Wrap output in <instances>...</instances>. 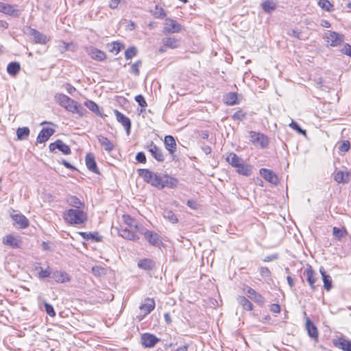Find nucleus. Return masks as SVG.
I'll use <instances>...</instances> for the list:
<instances>
[{
    "mask_svg": "<svg viewBox=\"0 0 351 351\" xmlns=\"http://www.w3.org/2000/svg\"><path fill=\"white\" fill-rule=\"evenodd\" d=\"M121 219L122 222L117 227L118 234L126 240L132 241L139 240L143 227L135 218L128 214H123Z\"/></svg>",
    "mask_w": 351,
    "mask_h": 351,
    "instance_id": "nucleus-1",
    "label": "nucleus"
},
{
    "mask_svg": "<svg viewBox=\"0 0 351 351\" xmlns=\"http://www.w3.org/2000/svg\"><path fill=\"white\" fill-rule=\"evenodd\" d=\"M63 219L69 226H84L88 221V214L84 209L69 208L62 215Z\"/></svg>",
    "mask_w": 351,
    "mask_h": 351,
    "instance_id": "nucleus-2",
    "label": "nucleus"
},
{
    "mask_svg": "<svg viewBox=\"0 0 351 351\" xmlns=\"http://www.w3.org/2000/svg\"><path fill=\"white\" fill-rule=\"evenodd\" d=\"M55 99L61 107L72 113L77 114L80 117H83L86 112L78 102L64 94L56 95Z\"/></svg>",
    "mask_w": 351,
    "mask_h": 351,
    "instance_id": "nucleus-3",
    "label": "nucleus"
},
{
    "mask_svg": "<svg viewBox=\"0 0 351 351\" xmlns=\"http://www.w3.org/2000/svg\"><path fill=\"white\" fill-rule=\"evenodd\" d=\"M138 176L143 179L145 182L150 184L152 186L160 189L162 184V175L155 173L147 169H138L137 170Z\"/></svg>",
    "mask_w": 351,
    "mask_h": 351,
    "instance_id": "nucleus-4",
    "label": "nucleus"
},
{
    "mask_svg": "<svg viewBox=\"0 0 351 351\" xmlns=\"http://www.w3.org/2000/svg\"><path fill=\"white\" fill-rule=\"evenodd\" d=\"M162 45L158 48V52L163 53L167 49H176L180 45V40L175 36H167L162 39Z\"/></svg>",
    "mask_w": 351,
    "mask_h": 351,
    "instance_id": "nucleus-5",
    "label": "nucleus"
},
{
    "mask_svg": "<svg viewBox=\"0 0 351 351\" xmlns=\"http://www.w3.org/2000/svg\"><path fill=\"white\" fill-rule=\"evenodd\" d=\"M249 139L252 143L259 145L261 148L267 147L269 143V139L267 136L255 131H250L249 132Z\"/></svg>",
    "mask_w": 351,
    "mask_h": 351,
    "instance_id": "nucleus-6",
    "label": "nucleus"
},
{
    "mask_svg": "<svg viewBox=\"0 0 351 351\" xmlns=\"http://www.w3.org/2000/svg\"><path fill=\"white\" fill-rule=\"evenodd\" d=\"M2 243L3 245L12 248L19 249L22 247L23 240L19 235L8 234L3 238Z\"/></svg>",
    "mask_w": 351,
    "mask_h": 351,
    "instance_id": "nucleus-7",
    "label": "nucleus"
},
{
    "mask_svg": "<svg viewBox=\"0 0 351 351\" xmlns=\"http://www.w3.org/2000/svg\"><path fill=\"white\" fill-rule=\"evenodd\" d=\"M183 26L176 20L166 19L164 23L163 32L165 34H174L181 32Z\"/></svg>",
    "mask_w": 351,
    "mask_h": 351,
    "instance_id": "nucleus-8",
    "label": "nucleus"
},
{
    "mask_svg": "<svg viewBox=\"0 0 351 351\" xmlns=\"http://www.w3.org/2000/svg\"><path fill=\"white\" fill-rule=\"evenodd\" d=\"M304 276L306 278L307 282L311 287L312 290H315L316 285L315 283L318 280L317 274L316 271L313 269V267L311 265H307L304 272Z\"/></svg>",
    "mask_w": 351,
    "mask_h": 351,
    "instance_id": "nucleus-9",
    "label": "nucleus"
},
{
    "mask_svg": "<svg viewBox=\"0 0 351 351\" xmlns=\"http://www.w3.org/2000/svg\"><path fill=\"white\" fill-rule=\"evenodd\" d=\"M324 38L330 46L337 47L343 42L344 36L335 32H329L324 35Z\"/></svg>",
    "mask_w": 351,
    "mask_h": 351,
    "instance_id": "nucleus-10",
    "label": "nucleus"
},
{
    "mask_svg": "<svg viewBox=\"0 0 351 351\" xmlns=\"http://www.w3.org/2000/svg\"><path fill=\"white\" fill-rule=\"evenodd\" d=\"M243 291L247 296L252 300L256 304L262 306L265 303L264 297L259 293H258L255 289L250 287V286H244L243 288Z\"/></svg>",
    "mask_w": 351,
    "mask_h": 351,
    "instance_id": "nucleus-11",
    "label": "nucleus"
},
{
    "mask_svg": "<svg viewBox=\"0 0 351 351\" xmlns=\"http://www.w3.org/2000/svg\"><path fill=\"white\" fill-rule=\"evenodd\" d=\"M146 149L151 154L153 158L159 162H164L165 155L162 149L158 147L154 142H151L146 146Z\"/></svg>",
    "mask_w": 351,
    "mask_h": 351,
    "instance_id": "nucleus-12",
    "label": "nucleus"
},
{
    "mask_svg": "<svg viewBox=\"0 0 351 351\" xmlns=\"http://www.w3.org/2000/svg\"><path fill=\"white\" fill-rule=\"evenodd\" d=\"M10 217L20 228H26L29 225L28 219L24 215L17 213L15 210H12Z\"/></svg>",
    "mask_w": 351,
    "mask_h": 351,
    "instance_id": "nucleus-13",
    "label": "nucleus"
},
{
    "mask_svg": "<svg viewBox=\"0 0 351 351\" xmlns=\"http://www.w3.org/2000/svg\"><path fill=\"white\" fill-rule=\"evenodd\" d=\"M156 306L155 300L153 298H147L139 306V309L143 313V316L139 319L141 320L145 316L149 314Z\"/></svg>",
    "mask_w": 351,
    "mask_h": 351,
    "instance_id": "nucleus-14",
    "label": "nucleus"
},
{
    "mask_svg": "<svg viewBox=\"0 0 351 351\" xmlns=\"http://www.w3.org/2000/svg\"><path fill=\"white\" fill-rule=\"evenodd\" d=\"M164 145L165 149L171 156L172 159L175 158V154L177 149V144L174 137L171 135H167L164 138Z\"/></svg>",
    "mask_w": 351,
    "mask_h": 351,
    "instance_id": "nucleus-15",
    "label": "nucleus"
},
{
    "mask_svg": "<svg viewBox=\"0 0 351 351\" xmlns=\"http://www.w3.org/2000/svg\"><path fill=\"white\" fill-rule=\"evenodd\" d=\"M141 343L145 348H152L160 341V339L151 333H143L141 337Z\"/></svg>",
    "mask_w": 351,
    "mask_h": 351,
    "instance_id": "nucleus-16",
    "label": "nucleus"
},
{
    "mask_svg": "<svg viewBox=\"0 0 351 351\" xmlns=\"http://www.w3.org/2000/svg\"><path fill=\"white\" fill-rule=\"evenodd\" d=\"M0 12L12 16H16L19 15L17 5L6 3L2 1H0Z\"/></svg>",
    "mask_w": 351,
    "mask_h": 351,
    "instance_id": "nucleus-17",
    "label": "nucleus"
},
{
    "mask_svg": "<svg viewBox=\"0 0 351 351\" xmlns=\"http://www.w3.org/2000/svg\"><path fill=\"white\" fill-rule=\"evenodd\" d=\"M49 150L51 152H53L56 149H59L64 154H70L71 153V150L69 145L64 143L61 140H57L54 143H51L49 146Z\"/></svg>",
    "mask_w": 351,
    "mask_h": 351,
    "instance_id": "nucleus-18",
    "label": "nucleus"
},
{
    "mask_svg": "<svg viewBox=\"0 0 351 351\" xmlns=\"http://www.w3.org/2000/svg\"><path fill=\"white\" fill-rule=\"evenodd\" d=\"M332 343L335 347L343 351H351V341L343 336L333 339Z\"/></svg>",
    "mask_w": 351,
    "mask_h": 351,
    "instance_id": "nucleus-19",
    "label": "nucleus"
},
{
    "mask_svg": "<svg viewBox=\"0 0 351 351\" xmlns=\"http://www.w3.org/2000/svg\"><path fill=\"white\" fill-rule=\"evenodd\" d=\"M55 130L52 128H43L38 134L36 142L44 143L54 134Z\"/></svg>",
    "mask_w": 351,
    "mask_h": 351,
    "instance_id": "nucleus-20",
    "label": "nucleus"
},
{
    "mask_svg": "<svg viewBox=\"0 0 351 351\" xmlns=\"http://www.w3.org/2000/svg\"><path fill=\"white\" fill-rule=\"evenodd\" d=\"M85 163L88 170L95 173L99 174V170L95 161V157L93 153L89 152L86 155Z\"/></svg>",
    "mask_w": 351,
    "mask_h": 351,
    "instance_id": "nucleus-21",
    "label": "nucleus"
},
{
    "mask_svg": "<svg viewBox=\"0 0 351 351\" xmlns=\"http://www.w3.org/2000/svg\"><path fill=\"white\" fill-rule=\"evenodd\" d=\"M113 112L116 117L117 121L124 127L125 130L128 132H129L131 128V121L130 118L125 116L117 110H114Z\"/></svg>",
    "mask_w": 351,
    "mask_h": 351,
    "instance_id": "nucleus-22",
    "label": "nucleus"
},
{
    "mask_svg": "<svg viewBox=\"0 0 351 351\" xmlns=\"http://www.w3.org/2000/svg\"><path fill=\"white\" fill-rule=\"evenodd\" d=\"M234 169L236 172L239 175L244 176H249L252 173V166L250 164L245 163L243 160L242 162H239Z\"/></svg>",
    "mask_w": 351,
    "mask_h": 351,
    "instance_id": "nucleus-23",
    "label": "nucleus"
},
{
    "mask_svg": "<svg viewBox=\"0 0 351 351\" xmlns=\"http://www.w3.org/2000/svg\"><path fill=\"white\" fill-rule=\"evenodd\" d=\"M162 184L160 189H164L165 187L176 188L178 184V180L174 177L170 176L168 174L162 175Z\"/></svg>",
    "mask_w": 351,
    "mask_h": 351,
    "instance_id": "nucleus-24",
    "label": "nucleus"
},
{
    "mask_svg": "<svg viewBox=\"0 0 351 351\" xmlns=\"http://www.w3.org/2000/svg\"><path fill=\"white\" fill-rule=\"evenodd\" d=\"M260 175L267 181L271 183H276L278 182L277 176L270 169L262 168L259 171Z\"/></svg>",
    "mask_w": 351,
    "mask_h": 351,
    "instance_id": "nucleus-25",
    "label": "nucleus"
},
{
    "mask_svg": "<svg viewBox=\"0 0 351 351\" xmlns=\"http://www.w3.org/2000/svg\"><path fill=\"white\" fill-rule=\"evenodd\" d=\"M142 234L151 245H156L159 243L160 238L156 232L148 230H143Z\"/></svg>",
    "mask_w": 351,
    "mask_h": 351,
    "instance_id": "nucleus-26",
    "label": "nucleus"
},
{
    "mask_svg": "<svg viewBox=\"0 0 351 351\" xmlns=\"http://www.w3.org/2000/svg\"><path fill=\"white\" fill-rule=\"evenodd\" d=\"M66 202L69 206L74 208V209H84L85 208V203L75 195L68 197Z\"/></svg>",
    "mask_w": 351,
    "mask_h": 351,
    "instance_id": "nucleus-27",
    "label": "nucleus"
},
{
    "mask_svg": "<svg viewBox=\"0 0 351 351\" xmlns=\"http://www.w3.org/2000/svg\"><path fill=\"white\" fill-rule=\"evenodd\" d=\"M306 328L308 335L317 341L319 336L317 328L308 317L306 319Z\"/></svg>",
    "mask_w": 351,
    "mask_h": 351,
    "instance_id": "nucleus-28",
    "label": "nucleus"
},
{
    "mask_svg": "<svg viewBox=\"0 0 351 351\" xmlns=\"http://www.w3.org/2000/svg\"><path fill=\"white\" fill-rule=\"evenodd\" d=\"M90 58L97 61H104L107 56L104 51H101L97 48L90 49L89 53Z\"/></svg>",
    "mask_w": 351,
    "mask_h": 351,
    "instance_id": "nucleus-29",
    "label": "nucleus"
},
{
    "mask_svg": "<svg viewBox=\"0 0 351 351\" xmlns=\"http://www.w3.org/2000/svg\"><path fill=\"white\" fill-rule=\"evenodd\" d=\"M98 141L101 147L108 152L112 151L114 148V144L112 141L104 136L97 137Z\"/></svg>",
    "mask_w": 351,
    "mask_h": 351,
    "instance_id": "nucleus-30",
    "label": "nucleus"
},
{
    "mask_svg": "<svg viewBox=\"0 0 351 351\" xmlns=\"http://www.w3.org/2000/svg\"><path fill=\"white\" fill-rule=\"evenodd\" d=\"M224 103L228 106H234L239 103L237 93H228L223 96Z\"/></svg>",
    "mask_w": 351,
    "mask_h": 351,
    "instance_id": "nucleus-31",
    "label": "nucleus"
},
{
    "mask_svg": "<svg viewBox=\"0 0 351 351\" xmlns=\"http://www.w3.org/2000/svg\"><path fill=\"white\" fill-rule=\"evenodd\" d=\"M84 104L86 108H88L91 112H93L95 114L101 117H106L105 114L101 113L99 106L95 101L92 100H86V101H84Z\"/></svg>",
    "mask_w": 351,
    "mask_h": 351,
    "instance_id": "nucleus-32",
    "label": "nucleus"
},
{
    "mask_svg": "<svg viewBox=\"0 0 351 351\" xmlns=\"http://www.w3.org/2000/svg\"><path fill=\"white\" fill-rule=\"evenodd\" d=\"M334 180L338 183H347L350 180V173L347 171H338L334 175Z\"/></svg>",
    "mask_w": 351,
    "mask_h": 351,
    "instance_id": "nucleus-33",
    "label": "nucleus"
},
{
    "mask_svg": "<svg viewBox=\"0 0 351 351\" xmlns=\"http://www.w3.org/2000/svg\"><path fill=\"white\" fill-rule=\"evenodd\" d=\"M242 158L234 152L228 153L226 157V161L234 168L239 162H242Z\"/></svg>",
    "mask_w": 351,
    "mask_h": 351,
    "instance_id": "nucleus-34",
    "label": "nucleus"
},
{
    "mask_svg": "<svg viewBox=\"0 0 351 351\" xmlns=\"http://www.w3.org/2000/svg\"><path fill=\"white\" fill-rule=\"evenodd\" d=\"M332 234L336 239L340 241L341 239L347 237L348 235V232L344 226H342L341 228L333 227Z\"/></svg>",
    "mask_w": 351,
    "mask_h": 351,
    "instance_id": "nucleus-35",
    "label": "nucleus"
},
{
    "mask_svg": "<svg viewBox=\"0 0 351 351\" xmlns=\"http://www.w3.org/2000/svg\"><path fill=\"white\" fill-rule=\"evenodd\" d=\"M109 51L114 55L118 54L124 48V45L120 41H113L108 45Z\"/></svg>",
    "mask_w": 351,
    "mask_h": 351,
    "instance_id": "nucleus-36",
    "label": "nucleus"
},
{
    "mask_svg": "<svg viewBox=\"0 0 351 351\" xmlns=\"http://www.w3.org/2000/svg\"><path fill=\"white\" fill-rule=\"evenodd\" d=\"M138 267L144 270H152L154 267V262L149 258H143L138 262Z\"/></svg>",
    "mask_w": 351,
    "mask_h": 351,
    "instance_id": "nucleus-37",
    "label": "nucleus"
},
{
    "mask_svg": "<svg viewBox=\"0 0 351 351\" xmlns=\"http://www.w3.org/2000/svg\"><path fill=\"white\" fill-rule=\"evenodd\" d=\"M320 274L322 276L323 283H324V288L327 291H329L332 287V278L331 277L326 274L324 270L320 269Z\"/></svg>",
    "mask_w": 351,
    "mask_h": 351,
    "instance_id": "nucleus-38",
    "label": "nucleus"
},
{
    "mask_svg": "<svg viewBox=\"0 0 351 351\" xmlns=\"http://www.w3.org/2000/svg\"><path fill=\"white\" fill-rule=\"evenodd\" d=\"M238 301L243 309L249 311H252L254 309L253 304L246 297L239 296Z\"/></svg>",
    "mask_w": 351,
    "mask_h": 351,
    "instance_id": "nucleus-39",
    "label": "nucleus"
},
{
    "mask_svg": "<svg viewBox=\"0 0 351 351\" xmlns=\"http://www.w3.org/2000/svg\"><path fill=\"white\" fill-rule=\"evenodd\" d=\"M29 129L27 127L19 128L16 130V136L18 140L27 139L29 136Z\"/></svg>",
    "mask_w": 351,
    "mask_h": 351,
    "instance_id": "nucleus-40",
    "label": "nucleus"
},
{
    "mask_svg": "<svg viewBox=\"0 0 351 351\" xmlns=\"http://www.w3.org/2000/svg\"><path fill=\"white\" fill-rule=\"evenodd\" d=\"M21 66L19 63L16 62H10L7 66L8 73L13 76H15L20 71Z\"/></svg>",
    "mask_w": 351,
    "mask_h": 351,
    "instance_id": "nucleus-41",
    "label": "nucleus"
},
{
    "mask_svg": "<svg viewBox=\"0 0 351 351\" xmlns=\"http://www.w3.org/2000/svg\"><path fill=\"white\" fill-rule=\"evenodd\" d=\"M263 10L265 12H271L276 8V4L272 0H267L261 5Z\"/></svg>",
    "mask_w": 351,
    "mask_h": 351,
    "instance_id": "nucleus-42",
    "label": "nucleus"
},
{
    "mask_svg": "<svg viewBox=\"0 0 351 351\" xmlns=\"http://www.w3.org/2000/svg\"><path fill=\"white\" fill-rule=\"evenodd\" d=\"M318 5L327 12H331L333 10V4L328 0H319Z\"/></svg>",
    "mask_w": 351,
    "mask_h": 351,
    "instance_id": "nucleus-43",
    "label": "nucleus"
},
{
    "mask_svg": "<svg viewBox=\"0 0 351 351\" xmlns=\"http://www.w3.org/2000/svg\"><path fill=\"white\" fill-rule=\"evenodd\" d=\"M152 12V14L156 18L162 19L166 16L165 10L160 5H156Z\"/></svg>",
    "mask_w": 351,
    "mask_h": 351,
    "instance_id": "nucleus-44",
    "label": "nucleus"
},
{
    "mask_svg": "<svg viewBox=\"0 0 351 351\" xmlns=\"http://www.w3.org/2000/svg\"><path fill=\"white\" fill-rule=\"evenodd\" d=\"M164 217L167 219L170 222L176 223L178 219L174 213L171 210H165L164 212Z\"/></svg>",
    "mask_w": 351,
    "mask_h": 351,
    "instance_id": "nucleus-45",
    "label": "nucleus"
},
{
    "mask_svg": "<svg viewBox=\"0 0 351 351\" xmlns=\"http://www.w3.org/2000/svg\"><path fill=\"white\" fill-rule=\"evenodd\" d=\"M55 278L56 281L58 283H64L70 280L69 275L66 273L62 271L56 274Z\"/></svg>",
    "mask_w": 351,
    "mask_h": 351,
    "instance_id": "nucleus-46",
    "label": "nucleus"
},
{
    "mask_svg": "<svg viewBox=\"0 0 351 351\" xmlns=\"http://www.w3.org/2000/svg\"><path fill=\"white\" fill-rule=\"evenodd\" d=\"M137 54V49L132 46L128 47L125 51V58L126 60H130Z\"/></svg>",
    "mask_w": 351,
    "mask_h": 351,
    "instance_id": "nucleus-47",
    "label": "nucleus"
},
{
    "mask_svg": "<svg viewBox=\"0 0 351 351\" xmlns=\"http://www.w3.org/2000/svg\"><path fill=\"white\" fill-rule=\"evenodd\" d=\"M142 66V61L138 60L131 65V73L134 75L138 76L140 74V68Z\"/></svg>",
    "mask_w": 351,
    "mask_h": 351,
    "instance_id": "nucleus-48",
    "label": "nucleus"
},
{
    "mask_svg": "<svg viewBox=\"0 0 351 351\" xmlns=\"http://www.w3.org/2000/svg\"><path fill=\"white\" fill-rule=\"evenodd\" d=\"M125 3V0H108V7L112 10L117 9L119 5Z\"/></svg>",
    "mask_w": 351,
    "mask_h": 351,
    "instance_id": "nucleus-49",
    "label": "nucleus"
},
{
    "mask_svg": "<svg viewBox=\"0 0 351 351\" xmlns=\"http://www.w3.org/2000/svg\"><path fill=\"white\" fill-rule=\"evenodd\" d=\"M135 101L142 108L141 112L145 111V108L147 106V104L142 95H138L135 97Z\"/></svg>",
    "mask_w": 351,
    "mask_h": 351,
    "instance_id": "nucleus-50",
    "label": "nucleus"
},
{
    "mask_svg": "<svg viewBox=\"0 0 351 351\" xmlns=\"http://www.w3.org/2000/svg\"><path fill=\"white\" fill-rule=\"evenodd\" d=\"M350 146L349 141H343L340 143L338 149L339 152L345 153L349 151Z\"/></svg>",
    "mask_w": 351,
    "mask_h": 351,
    "instance_id": "nucleus-51",
    "label": "nucleus"
},
{
    "mask_svg": "<svg viewBox=\"0 0 351 351\" xmlns=\"http://www.w3.org/2000/svg\"><path fill=\"white\" fill-rule=\"evenodd\" d=\"M34 40L36 43L45 44L47 42V37L44 34L37 32L34 34Z\"/></svg>",
    "mask_w": 351,
    "mask_h": 351,
    "instance_id": "nucleus-52",
    "label": "nucleus"
},
{
    "mask_svg": "<svg viewBox=\"0 0 351 351\" xmlns=\"http://www.w3.org/2000/svg\"><path fill=\"white\" fill-rule=\"evenodd\" d=\"M289 126H290L291 128H292L293 130H295L298 133L302 134L304 136L306 135V130H302L295 121H292L290 123Z\"/></svg>",
    "mask_w": 351,
    "mask_h": 351,
    "instance_id": "nucleus-53",
    "label": "nucleus"
},
{
    "mask_svg": "<svg viewBox=\"0 0 351 351\" xmlns=\"http://www.w3.org/2000/svg\"><path fill=\"white\" fill-rule=\"evenodd\" d=\"M51 275V269L49 267H47L46 269L40 268L38 271V276L40 278H45L49 277Z\"/></svg>",
    "mask_w": 351,
    "mask_h": 351,
    "instance_id": "nucleus-54",
    "label": "nucleus"
},
{
    "mask_svg": "<svg viewBox=\"0 0 351 351\" xmlns=\"http://www.w3.org/2000/svg\"><path fill=\"white\" fill-rule=\"evenodd\" d=\"M245 116L246 113L241 109H239L232 115V119L234 120L242 121L245 119Z\"/></svg>",
    "mask_w": 351,
    "mask_h": 351,
    "instance_id": "nucleus-55",
    "label": "nucleus"
},
{
    "mask_svg": "<svg viewBox=\"0 0 351 351\" xmlns=\"http://www.w3.org/2000/svg\"><path fill=\"white\" fill-rule=\"evenodd\" d=\"M91 270L93 274L97 276L105 274V269L101 266H94Z\"/></svg>",
    "mask_w": 351,
    "mask_h": 351,
    "instance_id": "nucleus-56",
    "label": "nucleus"
},
{
    "mask_svg": "<svg viewBox=\"0 0 351 351\" xmlns=\"http://www.w3.org/2000/svg\"><path fill=\"white\" fill-rule=\"evenodd\" d=\"M44 305H45V311L46 313L51 317H53L56 316V312L53 309V307L52 305L47 303V302H45L44 303Z\"/></svg>",
    "mask_w": 351,
    "mask_h": 351,
    "instance_id": "nucleus-57",
    "label": "nucleus"
},
{
    "mask_svg": "<svg viewBox=\"0 0 351 351\" xmlns=\"http://www.w3.org/2000/svg\"><path fill=\"white\" fill-rule=\"evenodd\" d=\"M136 160L142 164H145L147 162L146 156L142 152L137 153L136 156Z\"/></svg>",
    "mask_w": 351,
    "mask_h": 351,
    "instance_id": "nucleus-58",
    "label": "nucleus"
},
{
    "mask_svg": "<svg viewBox=\"0 0 351 351\" xmlns=\"http://www.w3.org/2000/svg\"><path fill=\"white\" fill-rule=\"evenodd\" d=\"M281 311L280 306L278 304H272L270 305V311L274 313H280Z\"/></svg>",
    "mask_w": 351,
    "mask_h": 351,
    "instance_id": "nucleus-59",
    "label": "nucleus"
},
{
    "mask_svg": "<svg viewBox=\"0 0 351 351\" xmlns=\"http://www.w3.org/2000/svg\"><path fill=\"white\" fill-rule=\"evenodd\" d=\"M342 53L351 57V45L349 44H345L343 49H342Z\"/></svg>",
    "mask_w": 351,
    "mask_h": 351,
    "instance_id": "nucleus-60",
    "label": "nucleus"
},
{
    "mask_svg": "<svg viewBox=\"0 0 351 351\" xmlns=\"http://www.w3.org/2000/svg\"><path fill=\"white\" fill-rule=\"evenodd\" d=\"M260 274L262 276H270V271L269 269L266 267H262L260 268Z\"/></svg>",
    "mask_w": 351,
    "mask_h": 351,
    "instance_id": "nucleus-61",
    "label": "nucleus"
},
{
    "mask_svg": "<svg viewBox=\"0 0 351 351\" xmlns=\"http://www.w3.org/2000/svg\"><path fill=\"white\" fill-rule=\"evenodd\" d=\"M90 239H92L97 242H99L101 241V237L99 236L97 232H90Z\"/></svg>",
    "mask_w": 351,
    "mask_h": 351,
    "instance_id": "nucleus-62",
    "label": "nucleus"
},
{
    "mask_svg": "<svg viewBox=\"0 0 351 351\" xmlns=\"http://www.w3.org/2000/svg\"><path fill=\"white\" fill-rule=\"evenodd\" d=\"M65 88L66 91L71 95H72L76 90V88L74 86H73L71 84H66L65 86Z\"/></svg>",
    "mask_w": 351,
    "mask_h": 351,
    "instance_id": "nucleus-63",
    "label": "nucleus"
},
{
    "mask_svg": "<svg viewBox=\"0 0 351 351\" xmlns=\"http://www.w3.org/2000/svg\"><path fill=\"white\" fill-rule=\"evenodd\" d=\"M187 205L190 208H191L192 209H194V210H196L198 208L197 204L196 203V202L194 201V200H192V199H190V200L187 201Z\"/></svg>",
    "mask_w": 351,
    "mask_h": 351,
    "instance_id": "nucleus-64",
    "label": "nucleus"
}]
</instances>
